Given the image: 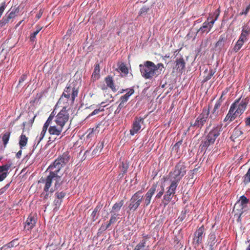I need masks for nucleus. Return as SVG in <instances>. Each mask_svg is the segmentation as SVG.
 Returning a JSON list of instances; mask_svg holds the SVG:
<instances>
[{
  "instance_id": "obj_1",
  "label": "nucleus",
  "mask_w": 250,
  "mask_h": 250,
  "mask_svg": "<svg viewBox=\"0 0 250 250\" xmlns=\"http://www.w3.org/2000/svg\"><path fill=\"white\" fill-rule=\"evenodd\" d=\"M69 156L68 152H65L56 159L53 163L50 165L46 170L49 174L47 176H53L61 175V169L69 162Z\"/></svg>"
},
{
  "instance_id": "obj_2",
  "label": "nucleus",
  "mask_w": 250,
  "mask_h": 250,
  "mask_svg": "<svg viewBox=\"0 0 250 250\" xmlns=\"http://www.w3.org/2000/svg\"><path fill=\"white\" fill-rule=\"evenodd\" d=\"M222 131V125H214L208 131L200 145L201 151H206L208 148L214 144Z\"/></svg>"
},
{
  "instance_id": "obj_3",
  "label": "nucleus",
  "mask_w": 250,
  "mask_h": 250,
  "mask_svg": "<svg viewBox=\"0 0 250 250\" xmlns=\"http://www.w3.org/2000/svg\"><path fill=\"white\" fill-rule=\"evenodd\" d=\"M78 89L73 85H69L66 86L64 91L58 101L57 105H69L74 104L75 98L78 96Z\"/></svg>"
},
{
  "instance_id": "obj_4",
  "label": "nucleus",
  "mask_w": 250,
  "mask_h": 250,
  "mask_svg": "<svg viewBox=\"0 0 250 250\" xmlns=\"http://www.w3.org/2000/svg\"><path fill=\"white\" fill-rule=\"evenodd\" d=\"M186 167L184 162H179L175 166L174 170L168 174V179L176 184L179 182L186 173Z\"/></svg>"
},
{
  "instance_id": "obj_5",
  "label": "nucleus",
  "mask_w": 250,
  "mask_h": 250,
  "mask_svg": "<svg viewBox=\"0 0 250 250\" xmlns=\"http://www.w3.org/2000/svg\"><path fill=\"white\" fill-rule=\"evenodd\" d=\"M210 112V107H204L203 108L202 112L196 118L193 124L190 123V125L188 130L193 129L200 128L201 129L207 121Z\"/></svg>"
},
{
  "instance_id": "obj_6",
  "label": "nucleus",
  "mask_w": 250,
  "mask_h": 250,
  "mask_svg": "<svg viewBox=\"0 0 250 250\" xmlns=\"http://www.w3.org/2000/svg\"><path fill=\"white\" fill-rule=\"evenodd\" d=\"M140 72L143 77L146 79H151L156 77V72L154 70L153 62L146 61L144 64L139 65Z\"/></svg>"
},
{
  "instance_id": "obj_7",
  "label": "nucleus",
  "mask_w": 250,
  "mask_h": 250,
  "mask_svg": "<svg viewBox=\"0 0 250 250\" xmlns=\"http://www.w3.org/2000/svg\"><path fill=\"white\" fill-rule=\"evenodd\" d=\"M62 174L53 176H46L45 178L42 177L39 181V183H45L46 186L51 187L52 182H54V190H57L60 188L63 183V179L62 178Z\"/></svg>"
},
{
  "instance_id": "obj_8",
  "label": "nucleus",
  "mask_w": 250,
  "mask_h": 250,
  "mask_svg": "<svg viewBox=\"0 0 250 250\" xmlns=\"http://www.w3.org/2000/svg\"><path fill=\"white\" fill-rule=\"evenodd\" d=\"M142 190H140L132 196L128 206L130 211H135L140 205L143 198V196L142 195Z\"/></svg>"
},
{
  "instance_id": "obj_9",
  "label": "nucleus",
  "mask_w": 250,
  "mask_h": 250,
  "mask_svg": "<svg viewBox=\"0 0 250 250\" xmlns=\"http://www.w3.org/2000/svg\"><path fill=\"white\" fill-rule=\"evenodd\" d=\"M62 106V108L56 116L55 121L58 125L63 127L68 121L69 115L66 109L67 106L66 104Z\"/></svg>"
},
{
  "instance_id": "obj_10",
  "label": "nucleus",
  "mask_w": 250,
  "mask_h": 250,
  "mask_svg": "<svg viewBox=\"0 0 250 250\" xmlns=\"http://www.w3.org/2000/svg\"><path fill=\"white\" fill-rule=\"evenodd\" d=\"M178 185V184L170 182L169 186L167 188V190L164 195L163 200L162 201V203L165 207L168 205V204L172 199L174 195L175 194L176 190Z\"/></svg>"
},
{
  "instance_id": "obj_11",
  "label": "nucleus",
  "mask_w": 250,
  "mask_h": 250,
  "mask_svg": "<svg viewBox=\"0 0 250 250\" xmlns=\"http://www.w3.org/2000/svg\"><path fill=\"white\" fill-rule=\"evenodd\" d=\"M249 103V99L247 97L242 100L241 98H240L236 100L232 104H235V109L237 110V112L242 114L246 109Z\"/></svg>"
},
{
  "instance_id": "obj_12",
  "label": "nucleus",
  "mask_w": 250,
  "mask_h": 250,
  "mask_svg": "<svg viewBox=\"0 0 250 250\" xmlns=\"http://www.w3.org/2000/svg\"><path fill=\"white\" fill-rule=\"evenodd\" d=\"M205 234V228L202 225L194 232L193 243L195 247H198L202 243Z\"/></svg>"
},
{
  "instance_id": "obj_13",
  "label": "nucleus",
  "mask_w": 250,
  "mask_h": 250,
  "mask_svg": "<svg viewBox=\"0 0 250 250\" xmlns=\"http://www.w3.org/2000/svg\"><path fill=\"white\" fill-rule=\"evenodd\" d=\"M144 122V118L139 117H136L133 122L131 128L129 132L130 134L132 136L137 133L141 128V124H143Z\"/></svg>"
},
{
  "instance_id": "obj_14",
  "label": "nucleus",
  "mask_w": 250,
  "mask_h": 250,
  "mask_svg": "<svg viewBox=\"0 0 250 250\" xmlns=\"http://www.w3.org/2000/svg\"><path fill=\"white\" fill-rule=\"evenodd\" d=\"M157 184H153L145 195L144 198V207H147L151 202L152 197L156 191Z\"/></svg>"
},
{
  "instance_id": "obj_15",
  "label": "nucleus",
  "mask_w": 250,
  "mask_h": 250,
  "mask_svg": "<svg viewBox=\"0 0 250 250\" xmlns=\"http://www.w3.org/2000/svg\"><path fill=\"white\" fill-rule=\"evenodd\" d=\"M12 166V162L8 160L7 163L2 166H0V182L3 181L8 175V170Z\"/></svg>"
},
{
  "instance_id": "obj_16",
  "label": "nucleus",
  "mask_w": 250,
  "mask_h": 250,
  "mask_svg": "<svg viewBox=\"0 0 250 250\" xmlns=\"http://www.w3.org/2000/svg\"><path fill=\"white\" fill-rule=\"evenodd\" d=\"M238 203L240 204L241 207V209L243 210L239 215L238 218V220H239L243 212L250 209V200L245 195H242L240 196Z\"/></svg>"
},
{
  "instance_id": "obj_17",
  "label": "nucleus",
  "mask_w": 250,
  "mask_h": 250,
  "mask_svg": "<svg viewBox=\"0 0 250 250\" xmlns=\"http://www.w3.org/2000/svg\"><path fill=\"white\" fill-rule=\"evenodd\" d=\"M250 35V26L248 24H245L242 27L240 35L239 37L241 40L247 42Z\"/></svg>"
},
{
  "instance_id": "obj_18",
  "label": "nucleus",
  "mask_w": 250,
  "mask_h": 250,
  "mask_svg": "<svg viewBox=\"0 0 250 250\" xmlns=\"http://www.w3.org/2000/svg\"><path fill=\"white\" fill-rule=\"evenodd\" d=\"M175 68L179 72L182 73L185 70L186 62L182 56L177 57L175 60Z\"/></svg>"
},
{
  "instance_id": "obj_19",
  "label": "nucleus",
  "mask_w": 250,
  "mask_h": 250,
  "mask_svg": "<svg viewBox=\"0 0 250 250\" xmlns=\"http://www.w3.org/2000/svg\"><path fill=\"white\" fill-rule=\"evenodd\" d=\"M44 185L43 187V192L42 193L41 196L43 198V200H47L49 197H50L52 193L54 192L55 190L53 188H51L49 186H46L47 184L45 183H42Z\"/></svg>"
},
{
  "instance_id": "obj_20",
  "label": "nucleus",
  "mask_w": 250,
  "mask_h": 250,
  "mask_svg": "<svg viewBox=\"0 0 250 250\" xmlns=\"http://www.w3.org/2000/svg\"><path fill=\"white\" fill-rule=\"evenodd\" d=\"M213 24H211V22L209 21H205L202 26L197 31V33H200L201 34L204 33H208L213 26Z\"/></svg>"
},
{
  "instance_id": "obj_21",
  "label": "nucleus",
  "mask_w": 250,
  "mask_h": 250,
  "mask_svg": "<svg viewBox=\"0 0 250 250\" xmlns=\"http://www.w3.org/2000/svg\"><path fill=\"white\" fill-rule=\"evenodd\" d=\"M36 224V220L35 217L31 215H30L25 222L24 228L28 230H31L34 227Z\"/></svg>"
},
{
  "instance_id": "obj_22",
  "label": "nucleus",
  "mask_w": 250,
  "mask_h": 250,
  "mask_svg": "<svg viewBox=\"0 0 250 250\" xmlns=\"http://www.w3.org/2000/svg\"><path fill=\"white\" fill-rule=\"evenodd\" d=\"M62 128L63 126L60 125H58V126L52 125L49 127L48 132L51 135L59 136L61 134Z\"/></svg>"
},
{
  "instance_id": "obj_23",
  "label": "nucleus",
  "mask_w": 250,
  "mask_h": 250,
  "mask_svg": "<svg viewBox=\"0 0 250 250\" xmlns=\"http://www.w3.org/2000/svg\"><path fill=\"white\" fill-rule=\"evenodd\" d=\"M217 242L216 237L214 232H211L208 235V244L209 247V250H213V247Z\"/></svg>"
},
{
  "instance_id": "obj_24",
  "label": "nucleus",
  "mask_w": 250,
  "mask_h": 250,
  "mask_svg": "<svg viewBox=\"0 0 250 250\" xmlns=\"http://www.w3.org/2000/svg\"><path fill=\"white\" fill-rule=\"evenodd\" d=\"M227 38L225 34H222L219 38L218 42L215 44V47L220 50L224 47L225 43L227 42Z\"/></svg>"
},
{
  "instance_id": "obj_25",
  "label": "nucleus",
  "mask_w": 250,
  "mask_h": 250,
  "mask_svg": "<svg viewBox=\"0 0 250 250\" xmlns=\"http://www.w3.org/2000/svg\"><path fill=\"white\" fill-rule=\"evenodd\" d=\"M24 128L23 129V132H24ZM19 139V146L20 149H22L24 147H25L26 146L27 144L28 137H26L24 134H23V132H22L21 135L20 136Z\"/></svg>"
},
{
  "instance_id": "obj_26",
  "label": "nucleus",
  "mask_w": 250,
  "mask_h": 250,
  "mask_svg": "<svg viewBox=\"0 0 250 250\" xmlns=\"http://www.w3.org/2000/svg\"><path fill=\"white\" fill-rule=\"evenodd\" d=\"M105 82L106 84V85L111 88L112 90L114 92H116L117 90V89L116 88L114 85V83L112 77L110 76H108L105 78Z\"/></svg>"
},
{
  "instance_id": "obj_27",
  "label": "nucleus",
  "mask_w": 250,
  "mask_h": 250,
  "mask_svg": "<svg viewBox=\"0 0 250 250\" xmlns=\"http://www.w3.org/2000/svg\"><path fill=\"white\" fill-rule=\"evenodd\" d=\"M220 14L219 9H216L213 13L209 14V17L208 18V21L211 22V24H214L215 21L217 20Z\"/></svg>"
},
{
  "instance_id": "obj_28",
  "label": "nucleus",
  "mask_w": 250,
  "mask_h": 250,
  "mask_svg": "<svg viewBox=\"0 0 250 250\" xmlns=\"http://www.w3.org/2000/svg\"><path fill=\"white\" fill-rule=\"evenodd\" d=\"M243 133V131L238 127V126H237L234 129L230 138L232 141H234L235 139L241 136Z\"/></svg>"
},
{
  "instance_id": "obj_29",
  "label": "nucleus",
  "mask_w": 250,
  "mask_h": 250,
  "mask_svg": "<svg viewBox=\"0 0 250 250\" xmlns=\"http://www.w3.org/2000/svg\"><path fill=\"white\" fill-rule=\"evenodd\" d=\"M124 204V200H121L118 202H116L114 204L112 207V210L110 211L111 213H117L120 210Z\"/></svg>"
},
{
  "instance_id": "obj_30",
  "label": "nucleus",
  "mask_w": 250,
  "mask_h": 250,
  "mask_svg": "<svg viewBox=\"0 0 250 250\" xmlns=\"http://www.w3.org/2000/svg\"><path fill=\"white\" fill-rule=\"evenodd\" d=\"M100 65L97 63L94 66V69L92 74V78L93 80H97L100 77Z\"/></svg>"
},
{
  "instance_id": "obj_31",
  "label": "nucleus",
  "mask_w": 250,
  "mask_h": 250,
  "mask_svg": "<svg viewBox=\"0 0 250 250\" xmlns=\"http://www.w3.org/2000/svg\"><path fill=\"white\" fill-rule=\"evenodd\" d=\"M11 132L10 131H6L2 134V141L4 147H6L7 144L8 143L11 135Z\"/></svg>"
},
{
  "instance_id": "obj_32",
  "label": "nucleus",
  "mask_w": 250,
  "mask_h": 250,
  "mask_svg": "<svg viewBox=\"0 0 250 250\" xmlns=\"http://www.w3.org/2000/svg\"><path fill=\"white\" fill-rule=\"evenodd\" d=\"M102 207V205L98 204L94 209L91 215L93 221H95L98 218V212L101 209Z\"/></svg>"
},
{
  "instance_id": "obj_33",
  "label": "nucleus",
  "mask_w": 250,
  "mask_h": 250,
  "mask_svg": "<svg viewBox=\"0 0 250 250\" xmlns=\"http://www.w3.org/2000/svg\"><path fill=\"white\" fill-rule=\"evenodd\" d=\"M117 70L121 72L122 76H125L128 73V69L124 63L119 64Z\"/></svg>"
},
{
  "instance_id": "obj_34",
  "label": "nucleus",
  "mask_w": 250,
  "mask_h": 250,
  "mask_svg": "<svg viewBox=\"0 0 250 250\" xmlns=\"http://www.w3.org/2000/svg\"><path fill=\"white\" fill-rule=\"evenodd\" d=\"M245 42V41L242 40H241V39L239 38L234 46V47L233 48V51H234L235 52H238L240 50L241 47L243 46L244 43Z\"/></svg>"
},
{
  "instance_id": "obj_35",
  "label": "nucleus",
  "mask_w": 250,
  "mask_h": 250,
  "mask_svg": "<svg viewBox=\"0 0 250 250\" xmlns=\"http://www.w3.org/2000/svg\"><path fill=\"white\" fill-rule=\"evenodd\" d=\"M146 240L143 239L135 246L133 250H146Z\"/></svg>"
},
{
  "instance_id": "obj_36",
  "label": "nucleus",
  "mask_w": 250,
  "mask_h": 250,
  "mask_svg": "<svg viewBox=\"0 0 250 250\" xmlns=\"http://www.w3.org/2000/svg\"><path fill=\"white\" fill-rule=\"evenodd\" d=\"M235 104H232L230 106L229 110L231 111V114L233 115V119L235 120L237 117L240 116L241 114L237 112V110L235 109Z\"/></svg>"
},
{
  "instance_id": "obj_37",
  "label": "nucleus",
  "mask_w": 250,
  "mask_h": 250,
  "mask_svg": "<svg viewBox=\"0 0 250 250\" xmlns=\"http://www.w3.org/2000/svg\"><path fill=\"white\" fill-rule=\"evenodd\" d=\"M18 245V243H17V240L15 239L12 240L10 242L8 243L6 245H4L2 247L0 248V250H1L2 249H6L7 248H11L17 246Z\"/></svg>"
},
{
  "instance_id": "obj_38",
  "label": "nucleus",
  "mask_w": 250,
  "mask_h": 250,
  "mask_svg": "<svg viewBox=\"0 0 250 250\" xmlns=\"http://www.w3.org/2000/svg\"><path fill=\"white\" fill-rule=\"evenodd\" d=\"M231 111H230V110H229L228 114H227L226 116L224 119V122H227V124H229L230 122L234 120L233 117V115H232L231 114Z\"/></svg>"
},
{
  "instance_id": "obj_39",
  "label": "nucleus",
  "mask_w": 250,
  "mask_h": 250,
  "mask_svg": "<svg viewBox=\"0 0 250 250\" xmlns=\"http://www.w3.org/2000/svg\"><path fill=\"white\" fill-rule=\"evenodd\" d=\"M153 68H154V70L155 71V72H156V76L157 77L158 75H159V73L157 74V73H158V70H160V71H162V68H164V65L163 63H158L157 64L155 65L154 63H153ZM161 73V72H160V73Z\"/></svg>"
},
{
  "instance_id": "obj_40",
  "label": "nucleus",
  "mask_w": 250,
  "mask_h": 250,
  "mask_svg": "<svg viewBox=\"0 0 250 250\" xmlns=\"http://www.w3.org/2000/svg\"><path fill=\"white\" fill-rule=\"evenodd\" d=\"M219 112V109H217L216 108V107H214L210 115L209 118H210L212 120H214L218 116Z\"/></svg>"
},
{
  "instance_id": "obj_41",
  "label": "nucleus",
  "mask_w": 250,
  "mask_h": 250,
  "mask_svg": "<svg viewBox=\"0 0 250 250\" xmlns=\"http://www.w3.org/2000/svg\"><path fill=\"white\" fill-rule=\"evenodd\" d=\"M41 28L38 27L37 30L34 31L33 33H32L30 37V41L32 42H36V36L39 33V32L41 30Z\"/></svg>"
},
{
  "instance_id": "obj_42",
  "label": "nucleus",
  "mask_w": 250,
  "mask_h": 250,
  "mask_svg": "<svg viewBox=\"0 0 250 250\" xmlns=\"http://www.w3.org/2000/svg\"><path fill=\"white\" fill-rule=\"evenodd\" d=\"M55 197L56 199L58 200H62V201L63 198L65 197L66 195L65 192H64L63 191L59 192L57 191L55 194Z\"/></svg>"
},
{
  "instance_id": "obj_43",
  "label": "nucleus",
  "mask_w": 250,
  "mask_h": 250,
  "mask_svg": "<svg viewBox=\"0 0 250 250\" xmlns=\"http://www.w3.org/2000/svg\"><path fill=\"white\" fill-rule=\"evenodd\" d=\"M111 213V216L109 221H110V223L114 224V223H115L117 221V219L118 218H119V216L120 215L119 213H115V212Z\"/></svg>"
},
{
  "instance_id": "obj_44",
  "label": "nucleus",
  "mask_w": 250,
  "mask_h": 250,
  "mask_svg": "<svg viewBox=\"0 0 250 250\" xmlns=\"http://www.w3.org/2000/svg\"><path fill=\"white\" fill-rule=\"evenodd\" d=\"M16 16V12L15 11H14L13 10L12 11L9 12H7L5 15V17L8 19L9 21L12 19H13L15 18Z\"/></svg>"
},
{
  "instance_id": "obj_45",
  "label": "nucleus",
  "mask_w": 250,
  "mask_h": 250,
  "mask_svg": "<svg viewBox=\"0 0 250 250\" xmlns=\"http://www.w3.org/2000/svg\"><path fill=\"white\" fill-rule=\"evenodd\" d=\"M214 72L213 71V70H209L208 73L207 75V76L205 77L203 82H206L208 81L211 79V77L214 75Z\"/></svg>"
},
{
  "instance_id": "obj_46",
  "label": "nucleus",
  "mask_w": 250,
  "mask_h": 250,
  "mask_svg": "<svg viewBox=\"0 0 250 250\" xmlns=\"http://www.w3.org/2000/svg\"><path fill=\"white\" fill-rule=\"evenodd\" d=\"M182 140H180L176 143L172 147V150L175 151L177 153L179 150L180 146L182 145Z\"/></svg>"
},
{
  "instance_id": "obj_47",
  "label": "nucleus",
  "mask_w": 250,
  "mask_h": 250,
  "mask_svg": "<svg viewBox=\"0 0 250 250\" xmlns=\"http://www.w3.org/2000/svg\"><path fill=\"white\" fill-rule=\"evenodd\" d=\"M125 104H122L120 103L118 106L117 109L114 111V114H118L122 108H125Z\"/></svg>"
},
{
  "instance_id": "obj_48",
  "label": "nucleus",
  "mask_w": 250,
  "mask_h": 250,
  "mask_svg": "<svg viewBox=\"0 0 250 250\" xmlns=\"http://www.w3.org/2000/svg\"><path fill=\"white\" fill-rule=\"evenodd\" d=\"M104 110L103 108L100 107L99 108L96 109L94 111H93L88 116L87 118H89L91 116L95 115L98 114L100 112L103 111Z\"/></svg>"
},
{
  "instance_id": "obj_49",
  "label": "nucleus",
  "mask_w": 250,
  "mask_h": 250,
  "mask_svg": "<svg viewBox=\"0 0 250 250\" xmlns=\"http://www.w3.org/2000/svg\"><path fill=\"white\" fill-rule=\"evenodd\" d=\"M149 8L146 6L141 8L139 12V15L143 16L145 15L149 10Z\"/></svg>"
},
{
  "instance_id": "obj_50",
  "label": "nucleus",
  "mask_w": 250,
  "mask_h": 250,
  "mask_svg": "<svg viewBox=\"0 0 250 250\" xmlns=\"http://www.w3.org/2000/svg\"><path fill=\"white\" fill-rule=\"evenodd\" d=\"M7 5L5 2H3L0 4V18H1Z\"/></svg>"
},
{
  "instance_id": "obj_51",
  "label": "nucleus",
  "mask_w": 250,
  "mask_h": 250,
  "mask_svg": "<svg viewBox=\"0 0 250 250\" xmlns=\"http://www.w3.org/2000/svg\"><path fill=\"white\" fill-rule=\"evenodd\" d=\"M27 74H22L19 79L18 86H20L21 84V83L27 79Z\"/></svg>"
},
{
  "instance_id": "obj_52",
  "label": "nucleus",
  "mask_w": 250,
  "mask_h": 250,
  "mask_svg": "<svg viewBox=\"0 0 250 250\" xmlns=\"http://www.w3.org/2000/svg\"><path fill=\"white\" fill-rule=\"evenodd\" d=\"M8 19L5 17H3L2 19L0 21V27L4 26L6 24L9 22Z\"/></svg>"
},
{
  "instance_id": "obj_53",
  "label": "nucleus",
  "mask_w": 250,
  "mask_h": 250,
  "mask_svg": "<svg viewBox=\"0 0 250 250\" xmlns=\"http://www.w3.org/2000/svg\"><path fill=\"white\" fill-rule=\"evenodd\" d=\"M134 90L133 88H130L124 96L129 99V98L134 93Z\"/></svg>"
},
{
  "instance_id": "obj_54",
  "label": "nucleus",
  "mask_w": 250,
  "mask_h": 250,
  "mask_svg": "<svg viewBox=\"0 0 250 250\" xmlns=\"http://www.w3.org/2000/svg\"><path fill=\"white\" fill-rule=\"evenodd\" d=\"M62 202V200L56 199L54 201V205L55 206V208H59V207H60Z\"/></svg>"
},
{
  "instance_id": "obj_55",
  "label": "nucleus",
  "mask_w": 250,
  "mask_h": 250,
  "mask_svg": "<svg viewBox=\"0 0 250 250\" xmlns=\"http://www.w3.org/2000/svg\"><path fill=\"white\" fill-rule=\"evenodd\" d=\"M122 172L123 173H125L127 171V169L128 168V166L127 164H125V163H122Z\"/></svg>"
},
{
  "instance_id": "obj_56",
  "label": "nucleus",
  "mask_w": 250,
  "mask_h": 250,
  "mask_svg": "<svg viewBox=\"0 0 250 250\" xmlns=\"http://www.w3.org/2000/svg\"><path fill=\"white\" fill-rule=\"evenodd\" d=\"M52 119H51V117H48L45 123H44L43 127L47 129L48 127L50 124Z\"/></svg>"
},
{
  "instance_id": "obj_57",
  "label": "nucleus",
  "mask_w": 250,
  "mask_h": 250,
  "mask_svg": "<svg viewBox=\"0 0 250 250\" xmlns=\"http://www.w3.org/2000/svg\"><path fill=\"white\" fill-rule=\"evenodd\" d=\"M10 184V183H8L4 187H3L0 189V195L2 194L3 193H4L6 191V190L9 187Z\"/></svg>"
},
{
  "instance_id": "obj_58",
  "label": "nucleus",
  "mask_w": 250,
  "mask_h": 250,
  "mask_svg": "<svg viewBox=\"0 0 250 250\" xmlns=\"http://www.w3.org/2000/svg\"><path fill=\"white\" fill-rule=\"evenodd\" d=\"M186 217V211L182 212L181 214L179 216L178 219L176 221L182 222Z\"/></svg>"
},
{
  "instance_id": "obj_59",
  "label": "nucleus",
  "mask_w": 250,
  "mask_h": 250,
  "mask_svg": "<svg viewBox=\"0 0 250 250\" xmlns=\"http://www.w3.org/2000/svg\"><path fill=\"white\" fill-rule=\"evenodd\" d=\"M250 9V4L246 7V8L242 11L241 13H240V15H246L249 13Z\"/></svg>"
},
{
  "instance_id": "obj_60",
  "label": "nucleus",
  "mask_w": 250,
  "mask_h": 250,
  "mask_svg": "<svg viewBox=\"0 0 250 250\" xmlns=\"http://www.w3.org/2000/svg\"><path fill=\"white\" fill-rule=\"evenodd\" d=\"M164 188H163L162 190L161 191H160L156 194V195L155 196V199H160L162 196L163 194H164Z\"/></svg>"
},
{
  "instance_id": "obj_61",
  "label": "nucleus",
  "mask_w": 250,
  "mask_h": 250,
  "mask_svg": "<svg viewBox=\"0 0 250 250\" xmlns=\"http://www.w3.org/2000/svg\"><path fill=\"white\" fill-rule=\"evenodd\" d=\"M128 100L124 95L121 96L120 98V103L125 104L127 101Z\"/></svg>"
},
{
  "instance_id": "obj_62",
  "label": "nucleus",
  "mask_w": 250,
  "mask_h": 250,
  "mask_svg": "<svg viewBox=\"0 0 250 250\" xmlns=\"http://www.w3.org/2000/svg\"><path fill=\"white\" fill-rule=\"evenodd\" d=\"M43 138V137H42L41 135H39V136L37 137L35 140V142H37V145H38L40 143V142L42 140Z\"/></svg>"
},
{
  "instance_id": "obj_63",
  "label": "nucleus",
  "mask_w": 250,
  "mask_h": 250,
  "mask_svg": "<svg viewBox=\"0 0 250 250\" xmlns=\"http://www.w3.org/2000/svg\"><path fill=\"white\" fill-rule=\"evenodd\" d=\"M43 138V137H42L41 135H39V136L37 137L35 140V142H37V145H38L40 143V142L42 140Z\"/></svg>"
},
{
  "instance_id": "obj_64",
  "label": "nucleus",
  "mask_w": 250,
  "mask_h": 250,
  "mask_svg": "<svg viewBox=\"0 0 250 250\" xmlns=\"http://www.w3.org/2000/svg\"><path fill=\"white\" fill-rule=\"evenodd\" d=\"M245 124L246 126H250V117H249L246 119Z\"/></svg>"
}]
</instances>
